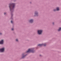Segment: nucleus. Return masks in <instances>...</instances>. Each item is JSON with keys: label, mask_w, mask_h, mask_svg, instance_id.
Returning a JSON list of instances; mask_svg holds the SVG:
<instances>
[{"label": "nucleus", "mask_w": 61, "mask_h": 61, "mask_svg": "<svg viewBox=\"0 0 61 61\" xmlns=\"http://www.w3.org/2000/svg\"><path fill=\"white\" fill-rule=\"evenodd\" d=\"M4 43V41L2 40L0 41V44H3Z\"/></svg>", "instance_id": "nucleus-9"}, {"label": "nucleus", "mask_w": 61, "mask_h": 61, "mask_svg": "<svg viewBox=\"0 0 61 61\" xmlns=\"http://www.w3.org/2000/svg\"><path fill=\"white\" fill-rule=\"evenodd\" d=\"M56 10L54 9L53 10L54 11H56L57 10V11H58V10H59V7H57L56 8Z\"/></svg>", "instance_id": "nucleus-6"}, {"label": "nucleus", "mask_w": 61, "mask_h": 61, "mask_svg": "<svg viewBox=\"0 0 61 61\" xmlns=\"http://www.w3.org/2000/svg\"><path fill=\"white\" fill-rule=\"evenodd\" d=\"M25 56H23L22 57V58H24V57H25Z\"/></svg>", "instance_id": "nucleus-12"}, {"label": "nucleus", "mask_w": 61, "mask_h": 61, "mask_svg": "<svg viewBox=\"0 0 61 61\" xmlns=\"http://www.w3.org/2000/svg\"><path fill=\"white\" fill-rule=\"evenodd\" d=\"M16 41H18V39H16Z\"/></svg>", "instance_id": "nucleus-11"}, {"label": "nucleus", "mask_w": 61, "mask_h": 61, "mask_svg": "<svg viewBox=\"0 0 61 61\" xmlns=\"http://www.w3.org/2000/svg\"><path fill=\"white\" fill-rule=\"evenodd\" d=\"M15 4L11 3L9 4V7L11 12L13 11V9L15 8Z\"/></svg>", "instance_id": "nucleus-1"}, {"label": "nucleus", "mask_w": 61, "mask_h": 61, "mask_svg": "<svg viewBox=\"0 0 61 61\" xmlns=\"http://www.w3.org/2000/svg\"><path fill=\"white\" fill-rule=\"evenodd\" d=\"M2 33H0V35H2Z\"/></svg>", "instance_id": "nucleus-16"}, {"label": "nucleus", "mask_w": 61, "mask_h": 61, "mask_svg": "<svg viewBox=\"0 0 61 61\" xmlns=\"http://www.w3.org/2000/svg\"><path fill=\"white\" fill-rule=\"evenodd\" d=\"M42 30H39L38 31V33L39 35H40L42 34Z\"/></svg>", "instance_id": "nucleus-3"}, {"label": "nucleus", "mask_w": 61, "mask_h": 61, "mask_svg": "<svg viewBox=\"0 0 61 61\" xmlns=\"http://www.w3.org/2000/svg\"><path fill=\"white\" fill-rule=\"evenodd\" d=\"M29 22L30 23H32L33 22V20H30L29 21Z\"/></svg>", "instance_id": "nucleus-8"}, {"label": "nucleus", "mask_w": 61, "mask_h": 61, "mask_svg": "<svg viewBox=\"0 0 61 61\" xmlns=\"http://www.w3.org/2000/svg\"><path fill=\"white\" fill-rule=\"evenodd\" d=\"M35 16H38V12H37L36 11L35 12Z\"/></svg>", "instance_id": "nucleus-7"}, {"label": "nucleus", "mask_w": 61, "mask_h": 61, "mask_svg": "<svg viewBox=\"0 0 61 61\" xmlns=\"http://www.w3.org/2000/svg\"><path fill=\"white\" fill-rule=\"evenodd\" d=\"M34 51L32 50V49H30L28 50V51H27V53H30L32 52V53H34Z\"/></svg>", "instance_id": "nucleus-2"}, {"label": "nucleus", "mask_w": 61, "mask_h": 61, "mask_svg": "<svg viewBox=\"0 0 61 61\" xmlns=\"http://www.w3.org/2000/svg\"><path fill=\"white\" fill-rule=\"evenodd\" d=\"M11 15H12V14H11Z\"/></svg>", "instance_id": "nucleus-19"}, {"label": "nucleus", "mask_w": 61, "mask_h": 61, "mask_svg": "<svg viewBox=\"0 0 61 61\" xmlns=\"http://www.w3.org/2000/svg\"><path fill=\"white\" fill-rule=\"evenodd\" d=\"M11 23H13V21H11Z\"/></svg>", "instance_id": "nucleus-13"}, {"label": "nucleus", "mask_w": 61, "mask_h": 61, "mask_svg": "<svg viewBox=\"0 0 61 61\" xmlns=\"http://www.w3.org/2000/svg\"><path fill=\"white\" fill-rule=\"evenodd\" d=\"M12 30H14V29L13 28L12 29Z\"/></svg>", "instance_id": "nucleus-15"}, {"label": "nucleus", "mask_w": 61, "mask_h": 61, "mask_svg": "<svg viewBox=\"0 0 61 61\" xmlns=\"http://www.w3.org/2000/svg\"><path fill=\"white\" fill-rule=\"evenodd\" d=\"M6 13H4V15H6Z\"/></svg>", "instance_id": "nucleus-14"}, {"label": "nucleus", "mask_w": 61, "mask_h": 61, "mask_svg": "<svg viewBox=\"0 0 61 61\" xmlns=\"http://www.w3.org/2000/svg\"><path fill=\"white\" fill-rule=\"evenodd\" d=\"M40 56H41V55H40Z\"/></svg>", "instance_id": "nucleus-20"}, {"label": "nucleus", "mask_w": 61, "mask_h": 61, "mask_svg": "<svg viewBox=\"0 0 61 61\" xmlns=\"http://www.w3.org/2000/svg\"><path fill=\"white\" fill-rule=\"evenodd\" d=\"M22 56H24V54H22Z\"/></svg>", "instance_id": "nucleus-18"}, {"label": "nucleus", "mask_w": 61, "mask_h": 61, "mask_svg": "<svg viewBox=\"0 0 61 61\" xmlns=\"http://www.w3.org/2000/svg\"><path fill=\"white\" fill-rule=\"evenodd\" d=\"M61 28H60L58 30L59 31H61Z\"/></svg>", "instance_id": "nucleus-10"}, {"label": "nucleus", "mask_w": 61, "mask_h": 61, "mask_svg": "<svg viewBox=\"0 0 61 61\" xmlns=\"http://www.w3.org/2000/svg\"><path fill=\"white\" fill-rule=\"evenodd\" d=\"M5 50V48H3L0 49V51L1 52H3L4 51V50Z\"/></svg>", "instance_id": "nucleus-4"}, {"label": "nucleus", "mask_w": 61, "mask_h": 61, "mask_svg": "<svg viewBox=\"0 0 61 61\" xmlns=\"http://www.w3.org/2000/svg\"><path fill=\"white\" fill-rule=\"evenodd\" d=\"M46 44H39L38 45V46H46Z\"/></svg>", "instance_id": "nucleus-5"}, {"label": "nucleus", "mask_w": 61, "mask_h": 61, "mask_svg": "<svg viewBox=\"0 0 61 61\" xmlns=\"http://www.w3.org/2000/svg\"><path fill=\"white\" fill-rule=\"evenodd\" d=\"M52 24H53V25H54V23L53 22V23H52Z\"/></svg>", "instance_id": "nucleus-17"}]
</instances>
